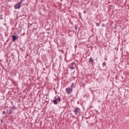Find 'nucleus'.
Wrapping results in <instances>:
<instances>
[{"mask_svg": "<svg viewBox=\"0 0 129 129\" xmlns=\"http://www.w3.org/2000/svg\"><path fill=\"white\" fill-rule=\"evenodd\" d=\"M68 67L69 69H71V70H74V69L76 68V63L72 62L71 64L69 65Z\"/></svg>", "mask_w": 129, "mask_h": 129, "instance_id": "f257e3e1", "label": "nucleus"}, {"mask_svg": "<svg viewBox=\"0 0 129 129\" xmlns=\"http://www.w3.org/2000/svg\"><path fill=\"white\" fill-rule=\"evenodd\" d=\"M74 112L76 115H80V113H81V110L79 108H76L74 110Z\"/></svg>", "mask_w": 129, "mask_h": 129, "instance_id": "f03ea898", "label": "nucleus"}, {"mask_svg": "<svg viewBox=\"0 0 129 129\" xmlns=\"http://www.w3.org/2000/svg\"><path fill=\"white\" fill-rule=\"evenodd\" d=\"M66 91L68 94H71L73 91V89H71V88H68L66 89Z\"/></svg>", "mask_w": 129, "mask_h": 129, "instance_id": "7ed1b4c3", "label": "nucleus"}, {"mask_svg": "<svg viewBox=\"0 0 129 129\" xmlns=\"http://www.w3.org/2000/svg\"><path fill=\"white\" fill-rule=\"evenodd\" d=\"M21 7H22V4H20V3H17L14 6V9L15 10H19L21 9Z\"/></svg>", "mask_w": 129, "mask_h": 129, "instance_id": "20e7f679", "label": "nucleus"}, {"mask_svg": "<svg viewBox=\"0 0 129 129\" xmlns=\"http://www.w3.org/2000/svg\"><path fill=\"white\" fill-rule=\"evenodd\" d=\"M15 109H16V107H15V106L11 107L9 110L10 114H12V113L13 112V111H14V110H15Z\"/></svg>", "mask_w": 129, "mask_h": 129, "instance_id": "39448f33", "label": "nucleus"}, {"mask_svg": "<svg viewBox=\"0 0 129 129\" xmlns=\"http://www.w3.org/2000/svg\"><path fill=\"white\" fill-rule=\"evenodd\" d=\"M12 39H13V41L14 42H15V41H16V39H17V36L16 35H13L12 37Z\"/></svg>", "mask_w": 129, "mask_h": 129, "instance_id": "423d86ee", "label": "nucleus"}, {"mask_svg": "<svg viewBox=\"0 0 129 129\" xmlns=\"http://www.w3.org/2000/svg\"><path fill=\"white\" fill-rule=\"evenodd\" d=\"M55 100L58 101V102H60V101H61V98L60 97H58L56 99H55Z\"/></svg>", "mask_w": 129, "mask_h": 129, "instance_id": "0eeeda50", "label": "nucleus"}, {"mask_svg": "<svg viewBox=\"0 0 129 129\" xmlns=\"http://www.w3.org/2000/svg\"><path fill=\"white\" fill-rule=\"evenodd\" d=\"M71 87V89H73V88H74V87H75V84L72 83Z\"/></svg>", "mask_w": 129, "mask_h": 129, "instance_id": "6e6552de", "label": "nucleus"}, {"mask_svg": "<svg viewBox=\"0 0 129 129\" xmlns=\"http://www.w3.org/2000/svg\"><path fill=\"white\" fill-rule=\"evenodd\" d=\"M53 103L54 104H58V101H57V100H53Z\"/></svg>", "mask_w": 129, "mask_h": 129, "instance_id": "1a4fd4ad", "label": "nucleus"}, {"mask_svg": "<svg viewBox=\"0 0 129 129\" xmlns=\"http://www.w3.org/2000/svg\"><path fill=\"white\" fill-rule=\"evenodd\" d=\"M90 62H93V59L92 58V57H90V60H89V63H90Z\"/></svg>", "mask_w": 129, "mask_h": 129, "instance_id": "9d476101", "label": "nucleus"}, {"mask_svg": "<svg viewBox=\"0 0 129 129\" xmlns=\"http://www.w3.org/2000/svg\"><path fill=\"white\" fill-rule=\"evenodd\" d=\"M23 2H24V0H20V2H19L18 4L22 5V3H23Z\"/></svg>", "mask_w": 129, "mask_h": 129, "instance_id": "9b49d317", "label": "nucleus"}, {"mask_svg": "<svg viewBox=\"0 0 129 129\" xmlns=\"http://www.w3.org/2000/svg\"><path fill=\"white\" fill-rule=\"evenodd\" d=\"M100 24V23H96V25L97 26V27H99Z\"/></svg>", "mask_w": 129, "mask_h": 129, "instance_id": "f8f14e48", "label": "nucleus"}, {"mask_svg": "<svg viewBox=\"0 0 129 129\" xmlns=\"http://www.w3.org/2000/svg\"><path fill=\"white\" fill-rule=\"evenodd\" d=\"M103 66H106V63L105 62H103L102 63Z\"/></svg>", "mask_w": 129, "mask_h": 129, "instance_id": "ddd939ff", "label": "nucleus"}, {"mask_svg": "<svg viewBox=\"0 0 129 129\" xmlns=\"http://www.w3.org/2000/svg\"><path fill=\"white\" fill-rule=\"evenodd\" d=\"M102 27L103 28H104V27H105V24L104 23H103V24H102Z\"/></svg>", "mask_w": 129, "mask_h": 129, "instance_id": "4468645a", "label": "nucleus"}, {"mask_svg": "<svg viewBox=\"0 0 129 129\" xmlns=\"http://www.w3.org/2000/svg\"><path fill=\"white\" fill-rule=\"evenodd\" d=\"M3 114H6V112L5 111H3Z\"/></svg>", "mask_w": 129, "mask_h": 129, "instance_id": "2eb2a0df", "label": "nucleus"}, {"mask_svg": "<svg viewBox=\"0 0 129 129\" xmlns=\"http://www.w3.org/2000/svg\"><path fill=\"white\" fill-rule=\"evenodd\" d=\"M121 79H123V78L122 77H121Z\"/></svg>", "mask_w": 129, "mask_h": 129, "instance_id": "dca6fc26", "label": "nucleus"}, {"mask_svg": "<svg viewBox=\"0 0 129 129\" xmlns=\"http://www.w3.org/2000/svg\"><path fill=\"white\" fill-rule=\"evenodd\" d=\"M75 29H76H76H77V27H75Z\"/></svg>", "mask_w": 129, "mask_h": 129, "instance_id": "f3484780", "label": "nucleus"}, {"mask_svg": "<svg viewBox=\"0 0 129 129\" xmlns=\"http://www.w3.org/2000/svg\"><path fill=\"white\" fill-rule=\"evenodd\" d=\"M73 117H74V116H73Z\"/></svg>", "mask_w": 129, "mask_h": 129, "instance_id": "a211bd4d", "label": "nucleus"}]
</instances>
